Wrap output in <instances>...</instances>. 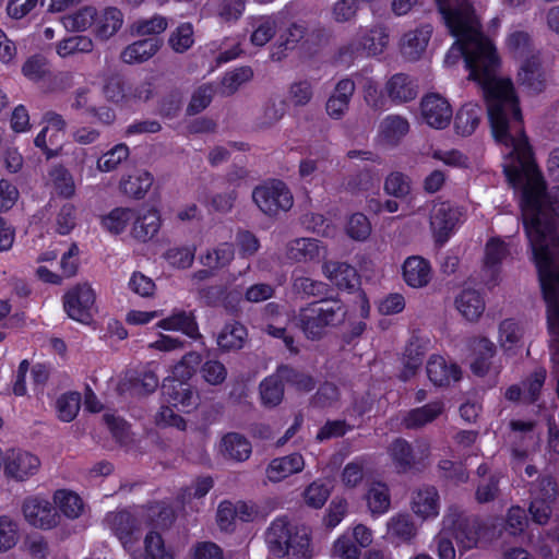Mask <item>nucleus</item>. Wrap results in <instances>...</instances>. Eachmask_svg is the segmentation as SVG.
Returning a JSON list of instances; mask_svg holds the SVG:
<instances>
[{"instance_id":"f257e3e1","label":"nucleus","mask_w":559,"mask_h":559,"mask_svg":"<svg viewBox=\"0 0 559 559\" xmlns=\"http://www.w3.org/2000/svg\"><path fill=\"white\" fill-rule=\"evenodd\" d=\"M502 145L503 171L520 197V206L533 260L540 285L559 283V235L555 217H559V187L546 191V182L537 168L522 118L519 131L511 126L495 139Z\"/></svg>"},{"instance_id":"f03ea898","label":"nucleus","mask_w":559,"mask_h":559,"mask_svg":"<svg viewBox=\"0 0 559 559\" xmlns=\"http://www.w3.org/2000/svg\"><path fill=\"white\" fill-rule=\"evenodd\" d=\"M444 23L455 43L444 57L452 67L461 58L469 79L481 87L487 104L493 138L501 136L511 126L519 131L522 114L510 79L497 76L499 58L492 43L480 32V24L467 0H436Z\"/></svg>"},{"instance_id":"7ed1b4c3","label":"nucleus","mask_w":559,"mask_h":559,"mask_svg":"<svg viewBox=\"0 0 559 559\" xmlns=\"http://www.w3.org/2000/svg\"><path fill=\"white\" fill-rule=\"evenodd\" d=\"M269 550L277 558L311 559V528L290 525L285 518L275 519L265 534Z\"/></svg>"},{"instance_id":"20e7f679","label":"nucleus","mask_w":559,"mask_h":559,"mask_svg":"<svg viewBox=\"0 0 559 559\" xmlns=\"http://www.w3.org/2000/svg\"><path fill=\"white\" fill-rule=\"evenodd\" d=\"M163 405L156 415L158 425L186 429V420L176 413H189L198 406L199 397L185 381L166 379L163 388Z\"/></svg>"},{"instance_id":"39448f33","label":"nucleus","mask_w":559,"mask_h":559,"mask_svg":"<svg viewBox=\"0 0 559 559\" xmlns=\"http://www.w3.org/2000/svg\"><path fill=\"white\" fill-rule=\"evenodd\" d=\"M345 314L346 310L340 300H321L301 308L295 320L307 338L318 340L328 326L342 322Z\"/></svg>"},{"instance_id":"423d86ee","label":"nucleus","mask_w":559,"mask_h":559,"mask_svg":"<svg viewBox=\"0 0 559 559\" xmlns=\"http://www.w3.org/2000/svg\"><path fill=\"white\" fill-rule=\"evenodd\" d=\"M444 532H452L461 551L471 550L481 542L493 537L489 525L477 519H469L456 507H450L443 516Z\"/></svg>"},{"instance_id":"0eeeda50","label":"nucleus","mask_w":559,"mask_h":559,"mask_svg":"<svg viewBox=\"0 0 559 559\" xmlns=\"http://www.w3.org/2000/svg\"><path fill=\"white\" fill-rule=\"evenodd\" d=\"M507 48L515 58H525L519 71V82L530 91L538 93L545 86V72L538 57L531 53V39L523 31H513L507 37Z\"/></svg>"},{"instance_id":"6e6552de","label":"nucleus","mask_w":559,"mask_h":559,"mask_svg":"<svg viewBox=\"0 0 559 559\" xmlns=\"http://www.w3.org/2000/svg\"><path fill=\"white\" fill-rule=\"evenodd\" d=\"M389 43L390 34L383 24L360 26L354 37L340 48V57L345 61L378 57L386 50Z\"/></svg>"},{"instance_id":"1a4fd4ad","label":"nucleus","mask_w":559,"mask_h":559,"mask_svg":"<svg viewBox=\"0 0 559 559\" xmlns=\"http://www.w3.org/2000/svg\"><path fill=\"white\" fill-rule=\"evenodd\" d=\"M252 199L264 214L271 216L287 212L294 204L290 190L281 180H271L257 187L252 192Z\"/></svg>"},{"instance_id":"9d476101","label":"nucleus","mask_w":559,"mask_h":559,"mask_svg":"<svg viewBox=\"0 0 559 559\" xmlns=\"http://www.w3.org/2000/svg\"><path fill=\"white\" fill-rule=\"evenodd\" d=\"M463 210L449 202H435L429 214V224L435 241L442 246L455 233L463 221Z\"/></svg>"},{"instance_id":"9b49d317","label":"nucleus","mask_w":559,"mask_h":559,"mask_svg":"<svg viewBox=\"0 0 559 559\" xmlns=\"http://www.w3.org/2000/svg\"><path fill=\"white\" fill-rule=\"evenodd\" d=\"M96 295L91 285L78 284L63 297V307L68 316L81 323H87L94 310Z\"/></svg>"},{"instance_id":"f8f14e48","label":"nucleus","mask_w":559,"mask_h":559,"mask_svg":"<svg viewBox=\"0 0 559 559\" xmlns=\"http://www.w3.org/2000/svg\"><path fill=\"white\" fill-rule=\"evenodd\" d=\"M430 447L427 442L420 441L415 450L404 439L394 440L388 448L391 461L400 473L412 469L416 464L426 460L429 455Z\"/></svg>"},{"instance_id":"ddd939ff","label":"nucleus","mask_w":559,"mask_h":559,"mask_svg":"<svg viewBox=\"0 0 559 559\" xmlns=\"http://www.w3.org/2000/svg\"><path fill=\"white\" fill-rule=\"evenodd\" d=\"M432 33L433 27L430 24H420L403 33L397 43L401 57L409 62L420 60L426 53Z\"/></svg>"},{"instance_id":"4468645a","label":"nucleus","mask_w":559,"mask_h":559,"mask_svg":"<svg viewBox=\"0 0 559 559\" xmlns=\"http://www.w3.org/2000/svg\"><path fill=\"white\" fill-rule=\"evenodd\" d=\"M40 465L37 455L25 450L11 449L7 451L4 475L15 481H26L38 473Z\"/></svg>"},{"instance_id":"2eb2a0df","label":"nucleus","mask_w":559,"mask_h":559,"mask_svg":"<svg viewBox=\"0 0 559 559\" xmlns=\"http://www.w3.org/2000/svg\"><path fill=\"white\" fill-rule=\"evenodd\" d=\"M22 510L26 522L37 528L50 530L59 522L55 508L44 497L33 496L26 498Z\"/></svg>"},{"instance_id":"dca6fc26","label":"nucleus","mask_w":559,"mask_h":559,"mask_svg":"<svg viewBox=\"0 0 559 559\" xmlns=\"http://www.w3.org/2000/svg\"><path fill=\"white\" fill-rule=\"evenodd\" d=\"M420 114L424 122L437 130L447 128L453 116L452 107L448 99L433 93L423 97Z\"/></svg>"},{"instance_id":"f3484780","label":"nucleus","mask_w":559,"mask_h":559,"mask_svg":"<svg viewBox=\"0 0 559 559\" xmlns=\"http://www.w3.org/2000/svg\"><path fill=\"white\" fill-rule=\"evenodd\" d=\"M162 227V217L153 206L135 209V218L132 219L130 237L138 242L145 243L152 240Z\"/></svg>"},{"instance_id":"a211bd4d","label":"nucleus","mask_w":559,"mask_h":559,"mask_svg":"<svg viewBox=\"0 0 559 559\" xmlns=\"http://www.w3.org/2000/svg\"><path fill=\"white\" fill-rule=\"evenodd\" d=\"M124 24V15L117 7L96 8L93 35L96 40L106 43L115 37Z\"/></svg>"},{"instance_id":"6ab92c4d","label":"nucleus","mask_w":559,"mask_h":559,"mask_svg":"<svg viewBox=\"0 0 559 559\" xmlns=\"http://www.w3.org/2000/svg\"><path fill=\"white\" fill-rule=\"evenodd\" d=\"M509 255L504 241L491 238L485 248L483 280L488 286H496L500 280V264Z\"/></svg>"},{"instance_id":"aec40b11","label":"nucleus","mask_w":559,"mask_h":559,"mask_svg":"<svg viewBox=\"0 0 559 559\" xmlns=\"http://www.w3.org/2000/svg\"><path fill=\"white\" fill-rule=\"evenodd\" d=\"M525 325L515 319H504L499 323L497 342L507 356H513L524 346Z\"/></svg>"},{"instance_id":"412c9836","label":"nucleus","mask_w":559,"mask_h":559,"mask_svg":"<svg viewBox=\"0 0 559 559\" xmlns=\"http://www.w3.org/2000/svg\"><path fill=\"white\" fill-rule=\"evenodd\" d=\"M284 19L285 13L283 11L250 17V43L257 47L265 46L275 36Z\"/></svg>"},{"instance_id":"4be33fe9","label":"nucleus","mask_w":559,"mask_h":559,"mask_svg":"<svg viewBox=\"0 0 559 559\" xmlns=\"http://www.w3.org/2000/svg\"><path fill=\"white\" fill-rule=\"evenodd\" d=\"M305 466L306 461L302 454L294 452L273 459L265 469V475L271 483H280L301 473Z\"/></svg>"},{"instance_id":"5701e85b","label":"nucleus","mask_w":559,"mask_h":559,"mask_svg":"<svg viewBox=\"0 0 559 559\" xmlns=\"http://www.w3.org/2000/svg\"><path fill=\"white\" fill-rule=\"evenodd\" d=\"M409 129V122L405 117L388 115L379 124L378 142L385 147H395L407 135Z\"/></svg>"},{"instance_id":"b1692460","label":"nucleus","mask_w":559,"mask_h":559,"mask_svg":"<svg viewBox=\"0 0 559 559\" xmlns=\"http://www.w3.org/2000/svg\"><path fill=\"white\" fill-rule=\"evenodd\" d=\"M472 352L471 369L476 376H485L491 367V359L497 353L496 344L486 336H475L469 341Z\"/></svg>"},{"instance_id":"393cba45","label":"nucleus","mask_w":559,"mask_h":559,"mask_svg":"<svg viewBox=\"0 0 559 559\" xmlns=\"http://www.w3.org/2000/svg\"><path fill=\"white\" fill-rule=\"evenodd\" d=\"M411 508L423 520L435 519L439 514L440 499L435 487L425 486L413 492Z\"/></svg>"},{"instance_id":"a878e982","label":"nucleus","mask_w":559,"mask_h":559,"mask_svg":"<svg viewBox=\"0 0 559 559\" xmlns=\"http://www.w3.org/2000/svg\"><path fill=\"white\" fill-rule=\"evenodd\" d=\"M427 374L435 385H449L461 377L459 366L452 361H448L443 356L431 355L427 361Z\"/></svg>"},{"instance_id":"bb28decb","label":"nucleus","mask_w":559,"mask_h":559,"mask_svg":"<svg viewBox=\"0 0 559 559\" xmlns=\"http://www.w3.org/2000/svg\"><path fill=\"white\" fill-rule=\"evenodd\" d=\"M217 451L226 460L245 462L250 457L252 447L250 441L242 435L228 432L222 437Z\"/></svg>"},{"instance_id":"cd10ccee","label":"nucleus","mask_w":559,"mask_h":559,"mask_svg":"<svg viewBox=\"0 0 559 559\" xmlns=\"http://www.w3.org/2000/svg\"><path fill=\"white\" fill-rule=\"evenodd\" d=\"M403 280L413 288H421L428 285L432 271L428 260L419 255L408 257L403 263Z\"/></svg>"},{"instance_id":"c85d7f7f","label":"nucleus","mask_w":559,"mask_h":559,"mask_svg":"<svg viewBox=\"0 0 559 559\" xmlns=\"http://www.w3.org/2000/svg\"><path fill=\"white\" fill-rule=\"evenodd\" d=\"M355 92V83L350 79H343L337 82L334 91L329 97L325 109L332 119H341L348 110L349 102Z\"/></svg>"},{"instance_id":"c756f323","label":"nucleus","mask_w":559,"mask_h":559,"mask_svg":"<svg viewBox=\"0 0 559 559\" xmlns=\"http://www.w3.org/2000/svg\"><path fill=\"white\" fill-rule=\"evenodd\" d=\"M385 93L394 104H403L416 98L417 88L407 74L396 73L385 83Z\"/></svg>"},{"instance_id":"7c9ffc66","label":"nucleus","mask_w":559,"mask_h":559,"mask_svg":"<svg viewBox=\"0 0 559 559\" xmlns=\"http://www.w3.org/2000/svg\"><path fill=\"white\" fill-rule=\"evenodd\" d=\"M455 308L467 321H477L485 311V300L476 289H463L455 298Z\"/></svg>"},{"instance_id":"2f4dec72","label":"nucleus","mask_w":559,"mask_h":559,"mask_svg":"<svg viewBox=\"0 0 559 559\" xmlns=\"http://www.w3.org/2000/svg\"><path fill=\"white\" fill-rule=\"evenodd\" d=\"M287 258L296 262H308L325 254V248L313 238H297L287 245Z\"/></svg>"},{"instance_id":"473e14b6","label":"nucleus","mask_w":559,"mask_h":559,"mask_svg":"<svg viewBox=\"0 0 559 559\" xmlns=\"http://www.w3.org/2000/svg\"><path fill=\"white\" fill-rule=\"evenodd\" d=\"M135 218V209L118 206L110 210L100 218L102 228L110 235L118 236L131 228L132 219Z\"/></svg>"},{"instance_id":"72a5a7b5","label":"nucleus","mask_w":559,"mask_h":559,"mask_svg":"<svg viewBox=\"0 0 559 559\" xmlns=\"http://www.w3.org/2000/svg\"><path fill=\"white\" fill-rule=\"evenodd\" d=\"M160 45L162 43L157 38L136 40L121 51V61L127 64L145 62L159 50Z\"/></svg>"},{"instance_id":"f704fd0d","label":"nucleus","mask_w":559,"mask_h":559,"mask_svg":"<svg viewBox=\"0 0 559 559\" xmlns=\"http://www.w3.org/2000/svg\"><path fill=\"white\" fill-rule=\"evenodd\" d=\"M510 426L512 429V440L514 442L523 440L525 443L524 447H513V459L520 462L524 461L528 455V449L534 447L538 441V438L533 432L534 424L532 421L512 420Z\"/></svg>"},{"instance_id":"c9c22d12","label":"nucleus","mask_w":559,"mask_h":559,"mask_svg":"<svg viewBox=\"0 0 559 559\" xmlns=\"http://www.w3.org/2000/svg\"><path fill=\"white\" fill-rule=\"evenodd\" d=\"M323 274L340 289H353L358 284L356 270L347 263L325 262L323 264Z\"/></svg>"},{"instance_id":"e433bc0d","label":"nucleus","mask_w":559,"mask_h":559,"mask_svg":"<svg viewBox=\"0 0 559 559\" xmlns=\"http://www.w3.org/2000/svg\"><path fill=\"white\" fill-rule=\"evenodd\" d=\"M106 522L124 547L131 543L133 533L140 528V523L127 511L108 513Z\"/></svg>"},{"instance_id":"4c0bfd02","label":"nucleus","mask_w":559,"mask_h":559,"mask_svg":"<svg viewBox=\"0 0 559 559\" xmlns=\"http://www.w3.org/2000/svg\"><path fill=\"white\" fill-rule=\"evenodd\" d=\"M156 326L165 331L181 332L189 337L198 335V325L193 316L183 310L174 311L167 318L159 320Z\"/></svg>"},{"instance_id":"58836bf2","label":"nucleus","mask_w":559,"mask_h":559,"mask_svg":"<svg viewBox=\"0 0 559 559\" xmlns=\"http://www.w3.org/2000/svg\"><path fill=\"white\" fill-rule=\"evenodd\" d=\"M443 409V402L435 401L407 412L402 423L408 429L419 428L435 420L442 414Z\"/></svg>"},{"instance_id":"ea45409f","label":"nucleus","mask_w":559,"mask_h":559,"mask_svg":"<svg viewBox=\"0 0 559 559\" xmlns=\"http://www.w3.org/2000/svg\"><path fill=\"white\" fill-rule=\"evenodd\" d=\"M426 344L419 338H413L405 348L401 379L406 381L414 377L423 364Z\"/></svg>"},{"instance_id":"a19ab883","label":"nucleus","mask_w":559,"mask_h":559,"mask_svg":"<svg viewBox=\"0 0 559 559\" xmlns=\"http://www.w3.org/2000/svg\"><path fill=\"white\" fill-rule=\"evenodd\" d=\"M483 116V109L478 104L467 103L463 105L454 118L456 133L467 136L478 127Z\"/></svg>"},{"instance_id":"79ce46f5","label":"nucleus","mask_w":559,"mask_h":559,"mask_svg":"<svg viewBox=\"0 0 559 559\" xmlns=\"http://www.w3.org/2000/svg\"><path fill=\"white\" fill-rule=\"evenodd\" d=\"M365 500L373 516L384 514L391 504L389 487L381 481L371 483L365 495Z\"/></svg>"},{"instance_id":"37998d69","label":"nucleus","mask_w":559,"mask_h":559,"mask_svg":"<svg viewBox=\"0 0 559 559\" xmlns=\"http://www.w3.org/2000/svg\"><path fill=\"white\" fill-rule=\"evenodd\" d=\"M44 122L46 126L37 134L34 143L46 153L47 158H50L53 157L56 153L52 148H48L47 134L50 130H55L57 131V135H64L67 122L61 115L53 111H48L44 115Z\"/></svg>"},{"instance_id":"c03bdc74","label":"nucleus","mask_w":559,"mask_h":559,"mask_svg":"<svg viewBox=\"0 0 559 559\" xmlns=\"http://www.w3.org/2000/svg\"><path fill=\"white\" fill-rule=\"evenodd\" d=\"M235 249L233 243L222 242L216 247L206 250L205 253L201 254L199 260L202 265L210 270L223 269L234 260Z\"/></svg>"},{"instance_id":"a18cd8bd","label":"nucleus","mask_w":559,"mask_h":559,"mask_svg":"<svg viewBox=\"0 0 559 559\" xmlns=\"http://www.w3.org/2000/svg\"><path fill=\"white\" fill-rule=\"evenodd\" d=\"M96 8L85 5L81 9L64 15L61 20L64 28L69 32L82 33L91 29L95 22Z\"/></svg>"},{"instance_id":"49530a36","label":"nucleus","mask_w":559,"mask_h":559,"mask_svg":"<svg viewBox=\"0 0 559 559\" xmlns=\"http://www.w3.org/2000/svg\"><path fill=\"white\" fill-rule=\"evenodd\" d=\"M153 178L145 170H136L120 181V189L129 197L140 199L151 188Z\"/></svg>"},{"instance_id":"de8ad7c7","label":"nucleus","mask_w":559,"mask_h":559,"mask_svg":"<svg viewBox=\"0 0 559 559\" xmlns=\"http://www.w3.org/2000/svg\"><path fill=\"white\" fill-rule=\"evenodd\" d=\"M94 40L87 35H74L60 40L56 51L61 58L72 57L79 53H90L94 49Z\"/></svg>"},{"instance_id":"09e8293b","label":"nucleus","mask_w":559,"mask_h":559,"mask_svg":"<svg viewBox=\"0 0 559 559\" xmlns=\"http://www.w3.org/2000/svg\"><path fill=\"white\" fill-rule=\"evenodd\" d=\"M284 378L280 376V368L274 374L265 378L260 384V395L263 405L274 407L278 405L284 395L283 389Z\"/></svg>"},{"instance_id":"8fccbe9b","label":"nucleus","mask_w":559,"mask_h":559,"mask_svg":"<svg viewBox=\"0 0 559 559\" xmlns=\"http://www.w3.org/2000/svg\"><path fill=\"white\" fill-rule=\"evenodd\" d=\"M247 338L246 328L238 322L227 323L217 336V344L224 350L240 349Z\"/></svg>"},{"instance_id":"3c124183","label":"nucleus","mask_w":559,"mask_h":559,"mask_svg":"<svg viewBox=\"0 0 559 559\" xmlns=\"http://www.w3.org/2000/svg\"><path fill=\"white\" fill-rule=\"evenodd\" d=\"M53 502L61 513L69 519L79 518L84 509L81 497L66 489H60L55 492Z\"/></svg>"},{"instance_id":"603ef678","label":"nucleus","mask_w":559,"mask_h":559,"mask_svg":"<svg viewBox=\"0 0 559 559\" xmlns=\"http://www.w3.org/2000/svg\"><path fill=\"white\" fill-rule=\"evenodd\" d=\"M331 495V488L322 479L310 483L302 492L305 503L312 509H321Z\"/></svg>"},{"instance_id":"864d4df0","label":"nucleus","mask_w":559,"mask_h":559,"mask_svg":"<svg viewBox=\"0 0 559 559\" xmlns=\"http://www.w3.org/2000/svg\"><path fill=\"white\" fill-rule=\"evenodd\" d=\"M81 407V395L78 392L61 394L56 401V413L60 420L72 421Z\"/></svg>"},{"instance_id":"5fc2aeb1","label":"nucleus","mask_w":559,"mask_h":559,"mask_svg":"<svg viewBox=\"0 0 559 559\" xmlns=\"http://www.w3.org/2000/svg\"><path fill=\"white\" fill-rule=\"evenodd\" d=\"M50 181L56 192L63 198H71L75 193V183L71 173L63 166H56L49 173Z\"/></svg>"},{"instance_id":"6e6d98bb","label":"nucleus","mask_w":559,"mask_h":559,"mask_svg":"<svg viewBox=\"0 0 559 559\" xmlns=\"http://www.w3.org/2000/svg\"><path fill=\"white\" fill-rule=\"evenodd\" d=\"M103 94L108 102L114 104L131 103L129 86H127L123 80L118 75L110 76L106 81L103 86Z\"/></svg>"},{"instance_id":"4d7b16f0","label":"nucleus","mask_w":559,"mask_h":559,"mask_svg":"<svg viewBox=\"0 0 559 559\" xmlns=\"http://www.w3.org/2000/svg\"><path fill=\"white\" fill-rule=\"evenodd\" d=\"M253 76L250 67H240L225 73L222 79V93L225 95L234 94L242 84L249 82Z\"/></svg>"},{"instance_id":"13d9d810","label":"nucleus","mask_w":559,"mask_h":559,"mask_svg":"<svg viewBox=\"0 0 559 559\" xmlns=\"http://www.w3.org/2000/svg\"><path fill=\"white\" fill-rule=\"evenodd\" d=\"M129 147L126 144H117L97 159V169L110 173L129 157Z\"/></svg>"},{"instance_id":"bf43d9fd","label":"nucleus","mask_w":559,"mask_h":559,"mask_svg":"<svg viewBox=\"0 0 559 559\" xmlns=\"http://www.w3.org/2000/svg\"><path fill=\"white\" fill-rule=\"evenodd\" d=\"M193 35L192 25L190 23H182L171 32L168 38V45L175 52L182 53L193 45Z\"/></svg>"},{"instance_id":"052dcab7","label":"nucleus","mask_w":559,"mask_h":559,"mask_svg":"<svg viewBox=\"0 0 559 559\" xmlns=\"http://www.w3.org/2000/svg\"><path fill=\"white\" fill-rule=\"evenodd\" d=\"M388 532L401 540L409 542L415 536L416 528L409 515L397 514L389 520Z\"/></svg>"},{"instance_id":"680f3d73","label":"nucleus","mask_w":559,"mask_h":559,"mask_svg":"<svg viewBox=\"0 0 559 559\" xmlns=\"http://www.w3.org/2000/svg\"><path fill=\"white\" fill-rule=\"evenodd\" d=\"M383 189L389 195L405 198L411 192V179L403 173L393 171L386 176Z\"/></svg>"},{"instance_id":"e2e57ef3","label":"nucleus","mask_w":559,"mask_h":559,"mask_svg":"<svg viewBox=\"0 0 559 559\" xmlns=\"http://www.w3.org/2000/svg\"><path fill=\"white\" fill-rule=\"evenodd\" d=\"M17 540V523L8 515H0V552H4L13 548Z\"/></svg>"},{"instance_id":"0e129e2a","label":"nucleus","mask_w":559,"mask_h":559,"mask_svg":"<svg viewBox=\"0 0 559 559\" xmlns=\"http://www.w3.org/2000/svg\"><path fill=\"white\" fill-rule=\"evenodd\" d=\"M345 229L352 239L365 241L371 234V224L365 214L355 213L348 218Z\"/></svg>"},{"instance_id":"69168bd1","label":"nucleus","mask_w":559,"mask_h":559,"mask_svg":"<svg viewBox=\"0 0 559 559\" xmlns=\"http://www.w3.org/2000/svg\"><path fill=\"white\" fill-rule=\"evenodd\" d=\"M167 20L162 15L140 19L132 24V33L138 36L160 34L167 28Z\"/></svg>"},{"instance_id":"338daca9","label":"nucleus","mask_w":559,"mask_h":559,"mask_svg":"<svg viewBox=\"0 0 559 559\" xmlns=\"http://www.w3.org/2000/svg\"><path fill=\"white\" fill-rule=\"evenodd\" d=\"M366 462L364 459L358 457L347 463L342 471L341 481L346 488L357 487L365 475Z\"/></svg>"},{"instance_id":"774afa93","label":"nucleus","mask_w":559,"mask_h":559,"mask_svg":"<svg viewBox=\"0 0 559 559\" xmlns=\"http://www.w3.org/2000/svg\"><path fill=\"white\" fill-rule=\"evenodd\" d=\"M359 548L353 543L352 537L344 533L338 536L332 546V557L335 559H358Z\"/></svg>"}]
</instances>
